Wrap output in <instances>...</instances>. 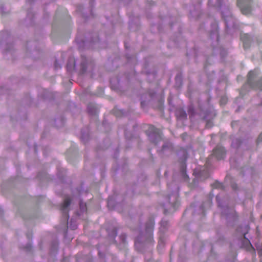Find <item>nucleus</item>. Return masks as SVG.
<instances>
[{"label": "nucleus", "mask_w": 262, "mask_h": 262, "mask_svg": "<svg viewBox=\"0 0 262 262\" xmlns=\"http://www.w3.org/2000/svg\"><path fill=\"white\" fill-rule=\"evenodd\" d=\"M173 151V146L171 143L170 142H165L162 145V149L159 151V152L164 155L170 154Z\"/></svg>", "instance_id": "obj_14"}, {"label": "nucleus", "mask_w": 262, "mask_h": 262, "mask_svg": "<svg viewBox=\"0 0 262 262\" xmlns=\"http://www.w3.org/2000/svg\"><path fill=\"white\" fill-rule=\"evenodd\" d=\"M169 226V223L165 220H162L161 222V226L159 228V239L158 242V248L162 249L165 245L166 237L164 233Z\"/></svg>", "instance_id": "obj_5"}, {"label": "nucleus", "mask_w": 262, "mask_h": 262, "mask_svg": "<svg viewBox=\"0 0 262 262\" xmlns=\"http://www.w3.org/2000/svg\"><path fill=\"white\" fill-rule=\"evenodd\" d=\"M210 37L211 39L218 42L219 40L218 25L216 22L211 24V30L210 31Z\"/></svg>", "instance_id": "obj_11"}, {"label": "nucleus", "mask_w": 262, "mask_h": 262, "mask_svg": "<svg viewBox=\"0 0 262 262\" xmlns=\"http://www.w3.org/2000/svg\"><path fill=\"white\" fill-rule=\"evenodd\" d=\"M81 58L80 71L82 73H84L86 72L87 69V59L83 55L81 56Z\"/></svg>", "instance_id": "obj_17"}, {"label": "nucleus", "mask_w": 262, "mask_h": 262, "mask_svg": "<svg viewBox=\"0 0 262 262\" xmlns=\"http://www.w3.org/2000/svg\"><path fill=\"white\" fill-rule=\"evenodd\" d=\"M213 155L218 160L223 159L226 155L225 149L223 147L217 145L213 150Z\"/></svg>", "instance_id": "obj_13"}, {"label": "nucleus", "mask_w": 262, "mask_h": 262, "mask_svg": "<svg viewBox=\"0 0 262 262\" xmlns=\"http://www.w3.org/2000/svg\"><path fill=\"white\" fill-rule=\"evenodd\" d=\"M237 142V145H236V147H237L239 144H240V141L239 140H236V141Z\"/></svg>", "instance_id": "obj_37"}, {"label": "nucleus", "mask_w": 262, "mask_h": 262, "mask_svg": "<svg viewBox=\"0 0 262 262\" xmlns=\"http://www.w3.org/2000/svg\"><path fill=\"white\" fill-rule=\"evenodd\" d=\"M1 12L3 15L5 14V12L4 11V7L3 6H2L1 7Z\"/></svg>", "instance_id": "obj_31"}, {"label": "nucleus", "mask_w": 262, "mask_h": 262, "mask_svg": "<svg viewBox=\"0 0 262 262\" xmlns=\"http://www.w3.org/2000/svg\"><path fill=\"white\" fill-rule=\"evenodd\" d=\"M214 186L216 188H220L222 187V184L221 183H220L219 182H215L214 184Z\"/></svg>", "instance_id": "obj_27"}, {"label": "nucleus", "mask_w": 262, "mask_h": 262, "mask_svg": "<svg viewBox=\"0 0 262 262\" xmlns=\"http://www.w3.org/2000/svg\"><path fill=\"white\" fill-rule=\"evenodd\" d=\"M226 98H223L221 99V104H225V103H226Z\"/></svg>", "instance_id": "obj_30"}, {"label": "nucleus", "mask_w": 262, "mask_h": 262, "mask_svg": "<svg viewBox=\"0 0 262 262\" xmlns=\"http://www.w3.org/2000/svg\"><path fill=\"white\" fill-rule=\"evenodd\" d=\"M261 142H262V133L258 136L257 139V142L258 143H259Z\"/></svg>", "instance_id": "obj_28"}, {"label": "nucleus", "mask_w": 262, "mask_h": 262, "mask_svg": "<svg viewBox=\"0 0 262 262\" xmlns=\"http://www.w3.org/2000/svg\"><path fill=\"white\" fill-rule=\"evenodd\" d=\"M146 134L149 141L155 145L162 140L160 130L152 125L149 126Z\"/></svg>", "instance_id": "obj_3"}, {"label": "nucleus", "mask_w": 262, "mask_h": 262, "mask_svg": "<svg viewBox=\"0 0 262 262\" xmlns=\"http://www.w3.org/2000/svg\"><path fill=\"white\" fill-rule=\"evenodd\" d=\"M216 199L217 201L219 202V196L218 195L216 196Z\"/></svg>", "instance_id": "obj_41"}, {"label": "nucleus", "mask_w": 262, "mask_h": 262, "mask_svg": "<svg viewBox=\"0 0 262 262\" xmlns=\"http://www.w3.org/2000/svg\"><path fill=\"white\" fill-rule=\"evenodd\" d=\"M188 114L190 116V117H192L195 114L194 109L193 106L190 105L188 110Z\"/></svg>", "instance_id": "obj_23"}, {"label": "nucleus", "mask_w": 262, "mask_h": 262, "mask_svg": "<svg viewBox=\"0 0 262 262\" xmlns=\"http://www.w3.org/2000/svg\"><path fill=\"white\" fill-rule=\"evenodd\" d=\"M114 114L117 117H121V116L125 115V112L123 110H115Z\"/></svg>", "instance_id": "obj_24"}, {"label": "nucleus", "mask_w": 262, "mask_h": 262, "mask_svg": "<svg viewBox=\"0 0 262 262\" xmlns=\"http://www.w3.org/2000/svg\"><path fill=\"white\" fill-rule=\"evenodd\" d=\"M252 0H237V5L242 13L247 15L251 11Z\"/></svg>", "instance_id": "obj_7"}, {"label": "nucleus", "mask_w": 262, "mask_h": 262, "mask_svg": "<svg viewBox=\"0 0 262 262\" xmlns=\"http://www.w3.org/2000/svg\"><path fill=\"white\" fill-rule=\"evenodd\" d=\"M54 68L55 69H59L61 68V64L58 62L57 60H55V61Z\"/></svg>", "instance_id": "obj_26"}, {"label": "nucleus", "mask_w": 262, "mask_h": 262, "mask_svg": "<svg viewBox=\"0 0 262 262\" xmlns=\"http://www.w3.org/2000/svg\"><path fill=\"white\" fill-rule=\"evenodd\" d=\"M177 117L181 120H184L187 118V114L183 109L179 108L176 112Z\"/></svg>", "instance_id": "obj_18"}, {"label": "nucleus", "mask_w": 262, "mask_h": 262, "mask_svg": "<svg viewBox=\"0 0 262 262\" xmlns=\"http://www.w3.org/2000/svg\"><path fill=\"white\" fill-rule=\"evenodd\" d=\"M143 102H141V105H143Z\"/></svg>", "instance_id": "obj_46"}, {"label": "nucleus", "mask_w": 262, "mask_h": 262, "mask_svg": "<svg viewBox=\"0 0 262 262\" xmlns=\"http://www.w3.org/2000/svg\"><path fill=\"white\" fill-rule=\"evenodd\" d=\"M257 250H259V253L262 254V248H260L259 247H257Z\"/></svg>", "instance_id": "obj_36"}, {"label": "nucleus", "mask_w": 262, "mask_h": 262, "mask_svg": "<svg viewBox=\"0 0 262 262\" xmlns=\"http://www.w3.org/2000/svg\"><path fill=\"white\" fill-rule=\"evenodd\" d=\"M111 201L110 198H109L108 200V202H107L108 205H109L110 204H111Z\"/></svg>", "instance_id": "obj_39"}, {"label": "nucleus", "mask_w": 262, "mask_h": 262, "mask_svg": "<svg viewBox=\"0 0 262 262\" xmlns=\"http://www.w3.org/2000/svg\"><path fill=\"white\" fill-rule=\"evenodd\" d=\"M154 94H155L154 93H149V95H150V97L151 98H153Z\"/></svg>", "instance_id": "obj_38"}, {"label": "nucleus", "mask_w": 262, "mask_h": 262, "mask_svg": "<svg viewBox=\"0 0 262 262\" xmlns=\"http://www.w3.org/2000/svg\"><path fill=\"white\" fill-rule=\"evenodd\" d=\"M117 235V230L116 228H114L112 231L110 232H108V236L112 238V239L114 241L115 237Z\"/></svg>", "instance_id": "obj_22"}, {"label": "nucleus", "mask_w": 262, "mask_h": 262, "mask_svg": "<svg viewBox=\"0 0 262 262\" xmlns=\"http://www.w3.org/2000/svg\"><path fill=\"white\" fill-rule=\"evenodd\" d=\"M62 262H64V261H62Z\"/></svg>", "instance_id": "obj_47"}, {"label": "nucleus", "mask_w": 262, "mask_h": 262, "mask_svg": "<svg viewBox=\"0 0 262 262\" xmlns=\"http://www.w3.org/2000/svg\"><path fill=\"white\" fill-rule=\"evenodd\" d=\"M76 228V226H74V227H73V230L75 229Z\"/></svg>", "instance_id": "obj_42"}, {"label": "nucleus", "mask_w": 262, "mask_h": 262, "mask_svg": "<svg viewBox=\"0 0 262 262\" xmlns=\"http://www.w3.org/2000/svg\"><path fill=\"white\" fill-rule=\"evenodd\" d=\"M231 186L232 189L234 190H236L237 188V185L235 184H233Z\"/></svg>", "instance_id": "obj_33"}, {"label": "nucleus", "mask_w": 262, "mask_h": 262, "mask_svg": "<svg viewBox=\"0 0 262 262\" xmlns=\"http://www.w3.org/2000/svg\"><path fill=\"white\" fill-rule=\"evenodd\" d=\"M88 111L91 115H95L97 114V111L95 106L92 104H90L88 106Z\"/></svg>", "instance_id": "obj_19"}, {"label": "nucleus", "mask_w": 262, "mask_h": 262, "mask_svg": "<svg viewBox=\"0 0 262 262\" xmlns=\"http://www.w3.org/2000/svg\"><path fill=\"white\" fill-rule=\"evenodd\" d=\"M145 262H157V261L152 260V259H146Z\"/></svg>", "instance_id": "obj_34"}, {"label": "nucleus", "mask_w": 262, "mask_h": 262, "mask_svg": "<svg viewBox=\"0 0 262 262\" xmlns=\"http://www.w3.org/2000/svg\"><path fill=\"white\" fill-rule=\"evenodd\" d=\"M178 191L179 187L176 185L171 194L168 196V201L173 208H176L179 206Z\"/></svg>", "instance_id": "obj_8"}, {"label": "nucleus", "mask_w": 262, "mask_h": 262, "mask_svg": "<svg viewBox=\"0 0 262 262\" xmlns=\"http://www.w3.org/2000/svg\"><path fill=\"white\" fill-rule=\"evenodd\" d=\"M71 199L69 198H67L63 202V204L61 207V211L62 212V215L66 221H68L69 219L68 215V207L71 204Z\"/></svg>", "instance_id": "obj_12"}, {"label": "nucleus", "mask_w": 262, "mask_h": 262, "mask_svg": "<svg viewBox=\"0 0 262 262\" xmlns=\"http://www.w3.org/2000/svg\"><path fill=\"white\" fill-rule=\"evenodd\" d=\"M259 74L257 70L250 71L248 75L247 83L252 89L262 90V76L258 77Z\"/></svg>", "instance_id": "obj_2"}, {"label": "nucleus", "mask_w": 262, "mask_h": 262, "mask_svg": "<svg viewBox=\"0 0 262 262\" xmlns=\"http://www.w3.org/2000/svg\"><path fill=\"white\" fill-rule=\"evenodd\" d=\"M155 222L152 219H149L146 223L144 227L141 228L139 234L135 241L136 247L141 248V251L146 249L150 251L155 241L153 238V231Z\"/></svg>", "instance_id": "obj_1"}, {"label": "nucleus", "mask_w": 262, "mask_h": 262, "mask_svg": "<svg viewBox=\"0 0 262 262\" xmlns=\"http://www.w3.org/2000/svg\"><path fill=\"white\" fill-rule=\"evenodd\" d=\"M194 174L200 181L205 180L209 176L208 170L205 167L195 168L194 170Z\"/></svg>", "instance_id": "obj_9"}, {"label": "nucleus", "mask_w": 262, "mask_h": 262, "mask_svg": "<svg viewBox=\"0 0 262 262\" xmlns=\"http://www.w3.org/2000/svg\"><path fill=\"white\" fill-rule=\"evenodd\" d=\"M176 81H181V78L179 76H177L176 77Z\"/></svg>", "instance_id": "obj_35"}, {"label": "nucleus", "mask_w": 262, "mask_h": 262, "mask_svg": "<svg viewBox=\"0 0 262 262\" xmlns=\"http://www.w3.org/2000/svg\"><path fill=\"white\" fill-rule=\"evenodd\" d=\"M241 38L243 42L244 48L248 49L252 40V37L248 34H244L241 35Z\"/></svg>", "instance_id": "obj_15"}, {"label": "nucleus", "mask_w": 262, "mask_h": 262, "mask_svg": "<svg viewBox=\"0 0 262 262\" xmlns=\"http://www.w3.org/2000/svg\"><path fill=\"white\" fill-rule=\"evenodd\" d=\"M202 117H203V118L204 119H205H205H207V117H206V116L205 115L202 116Z\"/></svg>", "instance_id": "obj_40"}, {"label": "nucleus", "mask_w": 262, "mask_h": 262, "mask_svg": "<svg viewBox=\"0 0 262 262\" xmlns=\"http://www.w3.org/2000/svg\"><path fill=\"white\" fill-rule=\"evenodd\" d=\"M79 205L80 210L82 212H84L86 210V206L85 203L81 202Z\"/></svg>", "instance_id": "obj_25"}, {"label": "nucleus", "mask_w": 262, "mask_h": 262, "mask_svg": "<svg viewBox=\"0 0 262 262\" xmlns=\"http://www.w3.org/2000/svg\"><path fill=\"white\" fill-rule=\"evenodd\" d=\"M170 185H169V184H168V189H170Z\"/></svg>", "instance_id": "obj_43"}, {"label": "nucleus", "mask_w": 262, "mask_h": 262, "mask_svg": "<svg viewBox=\"0 0 262 262\" xmlns=\"http://www.w3.org/2000/svg\"><path fill=\"white\" fill-rule=\"evenodd\" d=\"M209 122H207V125H209Z\"/></svg>", "instance_id": "obj_45"}, {"label": "nucleus", "mask_w": 262, "mask_h": 262, "mask_svg": "<svg viewBox=\"0 0 262 262\" xmlns=\"http://www.w3.org/2000/svg\"><path fill=\"white\" fill-rule=\"evenodd\" d=\"M207 205L208 207H210L211 205V201L209 200H208L207 201L204 202L201 206V209L202 210V213H204V208L205 205Z\"/></svg>", "instance_id": "obj_21"}, {"label": "nucleus", "mask_w": 262, "mask_h": 262, "mask_svg": "<svg viewBox=\"0 0 262 262\" xmlns=\"http://www.w3.org/2000/svg\"><path fill=\"white\" fill-rule=\"evenodd\" d=\"M31 250V245H27V247H26V250L27 251H29Z\"/></svg>", "instance_id": "obj_32"}, {"label": "nucleus", "mask_w": 262, "mask_h": 262, "mask_svg": "<svg viewBox=\"0 0 262 262\" xmlns=\"http://www.w3.org/2000/svg\"><path fill=\"white\" fill-rule=\"evenodd\" d=\"M244 237L245 238H246V234H244Z\"/></svg>", "instance_id": "obj_44"}, {"label": "nucleus", "mask_w": 262, "mask_h": 262, "mask_svg": "<svg viewBox=\"0 0 262 262\" xmlns=\"http://www.w3.org/2000/svg\"><path fill=\"white\" fill-rule=\"evenodd\" d=\"M217 2H216V6L218 7H221V6H222V0H216Z\"/></svg>", "instance_id": "obj_29"}, {"label": "nucleus", "mask_w": 262, "mask_h": 262, "mask_svg": "<svg viewBox=\"0 0 262 262\" xmlns=\"http://www.w3.org/2000/svg\"><path fill=\"white\" fill-rule=\"evenodd\" d=\"M226 13V14L224 12H222L223 17L224 18L227 29L236 28L237 27L236 19L229 11H228Z\"/></svg>", "instance_id": "obj_6"}, {"label": "nucleus", "mask_w": 262, "mask_h": 262, "mask_svg": "<svg viewBox=\"0 0 262 262\" xmlns=\"http://www.w3.org/2000/svg\"><path fill=\"white\" fill-rule=\"evenodd\" d=\"M75 67L76 62L74 58L73 57H69L67 64V70L69 72H72L75 69Z\"/></svg>", "instance_id": "obj_16"}, {"label": "nucleus", "mask_w": 262, "mask_h": 262, "mask_svg": "<svg viewBox=\"0 0 262 262\" xmlns=\"http://www.w3.org/2000/svg\"><path fill=\"white\" fill-rule=\"evenodd\" d=\"M178 156L179 158L180 162L181 163V174L184 179L186 181L188 178V176L186 173V164L185 161L187 158V151L184 149L181 148L177 153Z\"/></svg>", "instance_id": "obj_4"}, {"label": "nucleus", "mask_w": 262, "mask_h": 262, "mask_svg": "<svg viewBox=\"0 0 262 262\" xmlns=\"http://www.w3.org/2000/svg\"><path fill=\"white\" fill-rule=\"evenodd\" d=\"M126 236L125 234H122L119 236L120 242L119 245L121 248H123L126 244Z\"/></svg>", "instance_id": "obj_20"}, {"label": "nucleus", "mask_w": 262, "mask_h": 262, "mask_svg": "<svg viewBox=\"0 0 262 262\" xmlns=\"http://www.w3.org/2000/svg\"><path fill=\"white\" fill-rule=\"evenodd\" d=\"M222 214L226 216L228 220L231 219L232 220L234 221L237 218L236 213L235 210L233 208H230L228 207H226L223 208Z\"/></svg>", "instance_id": "obj_10"}]
</instances>
